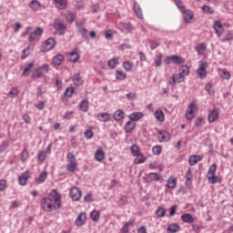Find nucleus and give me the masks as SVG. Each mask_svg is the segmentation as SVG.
Segmentation results:
<instances>
[{"instance_id":"obj_1","label":"nucleus","mask_w":233,"mask_h":233,"mask_svg":"<svg viewBox=\"0 0 233 233\" xmlns=\"http://www.w3.org/2000/svg\"><path fill=\"white\" fill-rule=\"evenodd\" d=\"M62 197L61 194L56 189H52L48 197L44 198L41 202V208L45 212H54V210H60L63 204L61 202Z\"/></svg>"},{"instance_id":"obj_60","label":"nucleus","mask_w":233,"mask_h":233,"mask_svg":"<svg viewBox=\"0 0 233 233\" xmlns=\"http://www.w3.org/2000/svg\"><path fill=\"white\" fill-rule=\"evenodd\" d=\"M220 77H221L222 79H230V72H228V71L223 69V70H222V74L220 75Z\"/></svg>"},{"instance_id":"obj_58","label":"nucleus","mask_w":233,"mask_h":233,"mask_svg":"<svg viewBox=\"0 0 233 233\" xmlns=\"http://www.w3.org/2000/svg\"><path fill=\"white\" fill-rule=\"evenodd\" d=\"M65 96L66 97H72L74 96V87H66Z\"/></svg>"},{"instance_id":"obj_40","label":"nucleus","mask_w":233,"mask_h":233,"mask_svg":"<svg viewBox=\"0 0 233 233\" xmlns=\"http://www.w3.org/2000/svg\"><path fill=\"white\" fill-rule=\"evenodd\" d=\"M115 77L116 81H125V79H127V74L123 71L116 70Z\"/></svg>"},{"instance_id":"obj_63","label":"nucleus","mask_w":233,"mask_h":233,"mask_svg":"<svg viewBox=\"0 0 233 233\" xmlns=\"http://www.w3.org/2000/svg\"><path fill=\"white\" fill-rule=\"evenodd\" d=\"M127 203H128V198L127 197L123 196L122 198H120V203H119L120 207H125Z\"/></svg>"},{"instance_id":"obj_52","label":"nucleus","mask_w":233,"mask_h":233,"mask_svg":"<svg viewBox=\"0 0 233 233\" xmlns=\"http://www.w3.org/2000/svg\"><path fill=\"white\" fill-rule=\"evenodd\" d=\"M86 139H92L94 137V132L92 131V127L86 129L84 133Z\"/></svg>"},{"instance_id":"obj_19","label":"nucleus","mask_w":233,"mask_h":233,"mask_svg":"<svg viewBox=\"0 0 233 233\" xmlns=\"http://www.w3.org/2000/svg\"><path fill=\"white\" fill-rule=\"evenodd\" d=\"M199 161H203V157H201V155H192L188 157V163L191 167L198 165Z\"/></svg>"},{"instance_id":"obj_4","label":"nucleus","mask_w":233,"mask_h":233,"mask_svg":"<svg viewBox=\"0 0 233 233\" xmlns=\"http://www.w3.org/2000/svg\"><path fill=\"white\" fill-rule=\"evenodd\" d=\"M196 112H198V100H193L186 110V118L189 121L196 117Z\"/></svg>"},{"instance_id":"obj_35","label":"nucleus","mask_w":233,"mask_h":233,"mask_svg":"<svg viewBox=\"0 0 233 233\" xmlns=\"http://www.w3.org/2000/svg\"><path fill=\"white\" fill-rule=\"evenodd\" d=\"M113 117L115 121H121L125 118V112L121 109H117L116 111H115Z\"/></svg>"},{"instance_id":"obj_41","label":"nucleus","mask_w":233,"mask_h":233,"mask_svg":"<svg viewBox=\"0 0 233 233\" xmlns=\"http://www.w3.org/2000/svg\"><path fill=\"white\" fill-rule=\"evenodd\" d=\"M55 5L58 8V10H65V8H66V1L55 0Z\"/></svg>"},{"instance_id":"obj_53","label":"nucleus","mask_w":233,"mask_h":233,"mask_svg":"<svg viewBox=\"0 0 233 233\" xmlns=\"http://www.w3.org/2000/svg\"><path fill=\"white\" fill-rule=\"evenodd\" d=\"M232 40H233V32L232 31H228L225 35V38L221 39V42L225 43L226 41H232Z\"/></svg>"},{"instance_id":"obj_57","label":"nucleus","mask_w":233,"mask_h":233,"mask_svg":"<svg viewBox=\"0 0 233 233\" xmlns=\"http://www.w3.org/2000/svg\"><path fill=\"white\" fill-rule=\"evenodd\" d=\"M8 96H12V97H17V96H19V90L15 87H12L8 93Z\"/></svg>"},{"instance_id":"obj_44","label":"nucleus","mask_w":233,"mask_h":233,"mask_svg":"<svg viewBox=\"0 0 233 233\" xmlns=\"http://www.w3.org/2000/svg\"><path fill=\"white\" fill-rule=\"evenodd\" d=\"M171 56L174 65H183V63H185V58H183L182 56H177L176 55H173Z\"/></svg>"},{"instance_id":"obj_61","label":"nucleus","mask_w":233,"mask_h":233,"mask_svg":"<svg viewBox=\"0 0 233 233\" xmlns=\"http://www.w3.org/2000/svg\"><path fill=\"white\" fill-rule=\"evenodd\" d=\"M175 5L177 6L180 12H183L185 10V5H183V2L180 0H176Z\"/></svg>"},{"instance_id":"obj_14","label":"nucleus","mask_w":233,"mask_h":233,"mask_svg":"<svg viewBox=\"0 0 233 233\" xmlns=\"http://www.w3.org/2000/svg\"><path fill=\"white\" fill-rule=\"evenodd\" d=\"M76 26L78 34H81L84 39H88V30L83 26V24H81V22H76Z\"/></svg>"},{"instance_id":"obj_2","label":"nucleus","mask_w":233,"mask_h":233,"mask_svg":"<svg viewBox=\"0 0 233 233\" xmlns=\"http://www.w3.org/2000/svg\"><path fill=\"white\" fill-rule=\"evenodd\" d=\"M218 170V165L213 164L209 167L207 174V179L210 185H216V183H221L222 178L216 175V171Z\"/></svg>"},{"instance_id":"obj_51","label":"nucleus","mask_w":233,"mask_h":233,"mask_svg":"<svg viewBox=\"0 0 233 233\" xmlns=\"http://www.w3.org/2000/svg\"><path fill=\"white\" fill-rule=\"evenodd\" d=\"M130 152H131L132 156H134V157L141 154V151L139 150V147H137V145L131 146Z\"/></svg>"},{"instance_id":"obj_59","label":"nucleus","mask_w":233,"mask_h":233,"mask_svg":"<svg viewBox=\"0 0 233 233\" xmlns=\"http://www.w3.org/2000/svg\"><path fill=\"white\" fill-rule=\"evenodd\" d=\"M37 159L38 161H45V159H46V152L40 151L37 155Z\"/></svg>"},{"instance_id":"obj_37","label":"nucleus","mask_w":233,"mask_h":233,"mask_svg":"<svg viewBox=\"0 0 233 233\" xmlns=\"http://www.w3.org/2000/svg\"><path fill=\"white\" fill-rule=\"evenodd\" d=\"M133 128H136V123L132 122V120L127 121L124 127V130L127 134H130Z\"/></svg>"},{"instance_id":"obj_22","label":"nucleus","mask_w":233,"mask_h":233,"mask_svg":"<svg viewBox=\"0 0 233 233\" xmlns=\"http://www.w3.org/2000/svg\"><path fill=\"white\" fill-rule=\"evenodd\" d=\"M95 159L101 163L105 159V151H103V147H98L95 152Z\"/></svg>"},{"instance_id":"obj_45","label":"nucleus","mask_w":233,"mask_h":233,"mask_svg":"<svg viewBox=\"0 0 233 233\" xmlns=\"http://www.w3.org/2000/svg\"><path fill=\"white\" fill-rule=\"evenodd\" d=\"M178 72H179L178 74L182 75L183 77H187V76H188V74H190V70L188 69L187 66H180Z\"/></svg>"},{"instance_id":"obj_23","label":"nucleus","mask_w":233,"mask_h":233,"mask_svg":"<svg viewBox=\"0 0 233 233\" xmlns=\"http://www.w3.org/2000/svg\"><path fill=\"white\" fill-rule=\"evenodd\" d=\"M154 117L157 121H159V123H163V121H165V113H163V109H157L154 113Z\"/></svg>"},{"instance_id":"obj_11","label":"nucleus","mask_w":233,"mask_h":233,"mask_svg":"<svg viewBox=\"0 0 233 233\" xmlns=\"http://www.w3.org/2000/svg\"><path fill=\"white\" fill-rule=\"evenodd\" d=\"M183 81H185V77L178 73L172 76L168 81V85H171V86H176V85L178 83H183Z\"/></svg>"},{"instance_id":"obj_36","label":"nucleus","mask_w":233,"mask_h":233,"mask_svg":"<svg viewBox=\"0 0 233 233\" xmlns=\"http://www.w3.org/2000/svg\"><path fill=\"white\" fill-rule=\"evenodd\" d=\"M107 65L110 70H114V68H116V66L119 65V57L111 58L110 60H108Z\"/></svg>"},{"instance_id":"obj_49","label":"nucleus","mask_w":233,"mask_h":233,"mask_svg":"<svg viewBox=\"0 0 233 233\" xmlns=\"http://www.w3.org/2000/svg\"><path fill=\"white\" fill-rule=\"evenodd\" d=\"M28 157H30V154L28 153V150L25 148L21 153V161L23 163H26V161H28Z\"/></svg>"},{"instance_id":"obj_64","label":"nucleus","mask_w":233,"mask_h":233,"mask_svg":"<svg viewBox=\"0 0 233 233\" xmlns=\"http://www.w3.org/2000/svg\"><path fill=\"white\" fill-rule=\"evenodd\" d=\"M35 106L38 110H43L45 108V102L39 101L38 104H36Z\"/></svg>"},{"instance_id":"obj_48","label":"nucleus","mask_w":233,"mask_h":233,"mask_svg":"<svg viewBox=\"0 0 233 233\" xmlns=\"http://www.w3.org/2000/svg\"><path fill=\"white\" fill-rule=\"evenodd\" d=\"M123 68L126 72H132V68H134V64L130 61H125L123 63Z\"/></svg>"},{"instance_id":"obj_17","label":"nucleus","mask_w":233,"mask_h":233,"mask_svg":"<svg viewBox=\"0 0 233 233\" xmlns=\"http://www.w3.org/2000/svg\"><path fill=\"white\" fill-rule=\"evenodd\" d=\"M34 48H35V46L34 44H30L26 48L23 49L21 59H26V57L34 52Z\"/></svg>"},{"instance_id":"obj_46","label":"nucleus","mask_w":233,"mask_h":233,"mask_svg":"<svg viewBox=\"0 0 233 233\" xmlns=\"http://www.w3.org/2000/svg\"><path fill=\"white\" fill-rule=\"evenodd\" d=\"M69 61L71 63H77L79 61V55L76 52H71L69 53Z\"/></svg>"},{"instance_id":"obj_62","label":"nucleus","mask_w":233,"mask_h":233,"mask_svg":"<svg viewBox=\"0 0 233 233\" xmlns=\"http://www.w3.org/2000/svg\"><path fill=\"white\" fill-rule=\"evenodd\" d=\"M4 190H6V179L0 180V192H4Z\"/></svg>"},{"instance_id":"obj_28","label":"nucleus","mask_w":233,"mask_h":233,"mask_svg":"<svg viewBox=\"0 0 233 233\" xmlns=\"http://www.w3.org/2000/svg\"><path fill=\"white\" fill-rule=\"evenodd\" d=\"M181 12L183 13L186 23H190V20L194 19V13L191 10L184 9Z\"/></svg>"},{"instance_id":"obj_15","label":"nucleus","mask_w":233,"mask_h":233,"mask_svg":"<svg viewBox=\"0 0 233 233\" xmlns=\"http://www.w3.org/2000/svg\"><path fill=\"white\" fill-rule=\"evenodd\" d=\"M157 139L159 143H167V141H170V134L166 130H162L158 132Z\"/></svg>"},{"instance_id":"obj_27","label":"nucleus","mask_w":233,"mask_h":233,"mask_svg":"<svg viewBox=\"0 0 233 233\" xmlns=\"http://www.w3.org/2000/svg\"><path fill=\"white\" fill-rule=\"evenodd\" d=\"M46 177H48V173H46V171H43L40 173L38 177L35 178V181L36 185H41L42 183H45Z\"/></svg>"},{"instance_id":"obj_31","label":"nucleus","mask_w":233,"mask_h":233,"mask_svg":"<svg viewBox=\"0 0 233 233\" xmlns=\"http://www.w3.org/2000/svg\"><path fill=\"white\" fill-rule=\"evenodd\" d=\"M73 84L75 86H81L83 85V78H81V74L76 73L73 76Z\"/></svg>"},{"instance_id":"obj_9","label":"nucleus","mask_w":233,"mask_h":233,"mask_svg":"<svg viewBox=\"0 0 233 233\" xmlns=\"http://www.w3.org/2000/svg\"><path fill=\"white\" fill-rule=\"evenodd\" d=\"M219 119V108H213L208 114V121L209 124L216 123Z\"/></svg>"},{"instance_id":"obj_6","label":"nucleus","mask_w":233,"mask_h":233,"mask_svg":"<svg viewBox=\"0 0 233 233\" xmlns=\"http://www.w3.org/2000/svg\"><path fill=\"white\" fill-rule=\"evenodd\" d=\"M66 157L68 158L69 163L66 165L67 172H76L77 168V159L74 153H67Z\"/></svg>"},{"instance_id":"obj_47","label":"nucleus","mask_w":233,"mask_h":233,"mask_svg":"<svg viewBox=\"0 0 233 233\" xmlns=\"http://www.w3.org/2000/svg\"><path fill=\"white\" fill-rule=\"evenodd\" d=\"M179 225L177 224H170L167 227V232L168 233H176V232H179Z\"/></svg>"},{"instance_id":"obj_39","label":"nucleus","mask_w":233,"mask_h":233,"mask_svg":"<svg viewBox=\"0 0 233 233\" xmlns=\"http://www.w3.org/2000/svg\"><path fill=\"white\" fill-rule=\"evenodd\" d=\"M79 108L82 112H88V98H84L79 103Z\"/></svg>"},{"instance_id":"obj_55","label":"nucleus","mask_w":233,"mask_h":233,"mask_svg":"<svg viewBox=\"0 0 233 233\" xmlns=\"http://www.w3.org/2000/svg\"><path fill=\"white\" fill-rule=\"evenodd\" d=\"M90 218L92 221H99V218H100L99 212H97L96 210L92 211L90 214Z\"/></svg>"},{"instance_id":"obj_16","label":"nucleus","mask_w":233,"mask_h":233,"mask_svg":"<svg viewBox=\"0 0 233 233\" xmlns=\"http://www.w3.org/2000/svg\"><path fill=\"white\" fill-rule=\"evenodd\" d=\"M61 15L66 18L67 23H74V20L76 19V14L71 11H63Z\"/></svg>"},{"instance_id":"obj_24","label":"nucleus","mask_w":233,"mask_h":233,"mask_svg":"<svg viewBox=\"0 0 233 233\" xmlns=\"http://www.w3.org/2000/svg\"><path fill=\"white\" fill-rule=\"evenodd\" d=\"M177 185V178L174 177H170L169 178H167L166 187L167 188H170L171 190H174V188H176Z\"/></svg>"},{"instance_id":"obj_33","label":"nucleus","mask_w":233,"mask_h":233,"mask_svg":"<svg viewBox=\"0 0 233 233\" xmlns=\"http://www.w3.org/2000/svg\"><path fill=\"white\" fill-rule=\"evenodd\" d=\"M186 177V185L187 187L192 185V179L194 178V175L192 174V169L188 168L185 175Z\"/></svg>"},{"instance_id":"obj_20","label":"nucleus","mask_w":233,"mask_h":233,"mask_svg":"<svg viewBox=\"0 0 233 233\" xmlns=\"http://www.w3.org/2000/svg\"><path fill=\"white\" fill-rule=\"evenodd\" d=\"M86 221V213H80L75 221L76 227H83Z\"/></svg>"},{"instance_id":"obj_50","label":"nucleus","mask_w":233,"mask_h":233,"mask_svg":"<svg viewBox=\"0 0 233 233\" xmlns=\"http://www.w3.org/2000/svg\"><path fill=\"white\" fill-rule=\"evenodd\" d=\"M162 60H163V54H162V53H158V54L156 56V57H155V66H156L157 67L161 66Z\"/></svg>"},{"instance_id":"obj_54","label":"nucleus","mask_w":233,"mask_h":233,"mask_svg":"<svg viewBox=\"0 0 233 233\" xmlns=\"http://www.w3.org/2000/svg\"><path fill=\"white\" fill-rule=\"evenodd\" d=\"M201 10L204 14H214V8L209 5H204L201 7Z\"/></svg>"},{"instance_id":"obj_10","label":"nucleus","mask_w":233,"mask_h":233,"mask_svg":"<svg viewBox=\"0 0 233 233\" xmlns=\"http://www.w3.org/2000/svg\"><path fill=\"white\" fill-rule=\"evenodd\" d=\"M55 47H56V39L50 37V38H47L42 45V51L48 52L49 50H53V48Z\"/></svg>"},{"instance_id":"obj_13","label":"nucleus","mask_w":233,"mask_h":233,"mask_svg":"<svg viewBox=\"0 0 233 233\" xmlns=\"http://www.w3.org/2000/svg\"><path fill=\"white\" fill-rule=\"evenodd\" d=\"M69 196L73 201H79V199H81V190L76 187H72L70 189Z\"/></svg>"},{"instance_id":"obj_21","label":"nucleus","mask_w":233,"mask_h":233,"mask_svg":"<svg viewBox=\"0 0 233 233\" xmlns=\"http://www.w3.org/2000/svg\"><path fill=\"white\" fill-rule=\"evenodd\" d=\"M181 221L183 223H188L189 225H192L194 223V217H192V214L190 213H184L180 217Z\"/></svg>"},{"instance_id":"obj_34","label":"nucleus","mask_w":233,"mask_h":233,"mask_svg":"<svg viewBox=\"0 0 233 233\" xmlns=\"http://www.w3.org/2000/svg\"><path fill=\"white\" fill-rule=\"evenodd\" d=\"M134 163L135 165H141L147 161V157L143 155V153H138V155L135 156Z\"/></svg>"},{"instance_id":"obj_32","label":"nucleus","mask_w":233,"mask_h":233,"mask_svg":"<svg viewBox=\"0 0 233 233\" xmlns=\"http://www.w3.org/2000/svg\"><path fill=\"white\" fill-rule=\"evenodd\" d=\"M29 8H31L33 12H38V10H41V3L37 0H32L29 3Z\"/></svg>"},{"instance_id":"obj_12","label":"nucleus","mask_w":233,"mask_h":233,"mask_svg":"<svg viewBox=\"0 0 233 233\" xmlns=\"http://www.w3.org/2000/svg\"><path fill=\"white\" fill-rule=\"evenodd\" d=\"M28 179H30V171L25 170L24 173H22V175L18 177V185H20V187L26 186Z\"/></svg>"},{"instance_id":"obj_30","label":"nucleus","mask_w":233,"mask_h":233,"mask_svg":"<svg viewBox=\"0 0 233 233\" xmlns=\"http://www.w3.org/2000/svg\"><path fill=\"white\" fill-rule=\"evenodd\" d=\"M35 66V63L31 62L29 63L23 70L22 76L24 77H28L30 76V72L32 71V68Z\"/></svg>"},{"instance_id":"obj_25","label":"nucleus","mask_w":233,"mask_h":233,"mask_svg":"<svg viewBox=\"0 0 233 233\" xmlns=\"http://www.w3.org/2000/svg\"><path fill=\"white\" fill-rule=\"evenodd\" d=\"M143 116H145L143 112L137 111L129 114L128 117L130 121H139V119H142Z\"/></svg>"},{"instance_id":"obj_26","label":"nucleus","mask_w":233,"mask_h":233,"mask_svg":"<svg viewBox=\"0 0 233 233\" xmlns=\"http://www.w3.org/2000/svg\"><path fill=\"white\" fill-rule=\"evenodd\" d=\"M195 50L198 56H205V52L207 51V45H205V43H200L195 46Z\"/></svg>"},{"instance_id":"obj_43","label":"nucleus","mask_w":233,"mask_h":233,"mask_svg":"<svg viewBox=\"0 0 233 233\" xmlns=\"http://www.w3.org/2000/svg\"><path fill=\"white\" fill-rule=\"evenodd\" d=\"M166 215H167V208L163 207H158L156 211L157 218H165Z\"/></svg>"},{"instance_id":"obj_18","label":"nucleus","mask_w":233,"mask_h":233,"mask_svg":"<svg viewBox=\"0 0 233 233\" xmlns=\"http://www.w3.org/2000/svg\"><path fill=\"white\" fill-rule=\"evenodd\" d=\"M96 117L101 123H108L112 119V115L110 113H100Z\"/></svg>"},{"instance_id":"obj_38","label":"nucleus","mask_w":233,"mask_h":233,"mask_svg":"<svg viewBox=\"0 0 233 233\" xmlns=\"http://www.w3.org/2000/svg\"><path fill=\"white\" fill-rule=\"evenodd\" d=\"M65 59V56L63 55H56L53 57V64L56 66H59L62 65L63 61Z\"/></svg>"},{"instance_id":"obj_7","label":"nucleus","mask_w":233,"mask_h":233,"mask_svg":"<svg viewBox=\"0 0 233 233\" xmlns=\"http://www.w3.org/2000/svg\"><path fill=\"white\" fill-rule=\"evenodd\" d=\"M54 28L59 35H65V30H66V25H65V22L61 19H56L54 22Z\"/></svg>"},{"instance_id":"obj_29","label":"nucleus","mask_w":233,"mask_h":233,"mask_svg":"<svg viewBox=\"0 0 233 233\" xmlns=\"http://www.w3.org/2000/svg\"><path fill=\"white\" fill-rule=\"evenodd\" d=\"M133 10L136 15L138 17V19H143V10L141 9V6L139 5V4L135 2Z\"/></svg>"},{"instance_id":"obj_8","label":"nucleus","mask_w":233,"mask_h":233,"mask_svg":"<svg viewBox=\"0 0 233 233\" xmlns=\"http://www.w3.org/2000/svg\"><path fill=\"white\" fill-rule=\"evenodd\" d=\"M41 35H43V28L36 27L34 32H31L28 36L29 43H33V41H39L41 39Z\"/></svg>"},{"instance_id":"obj_5","label":"nucleus","mask_w":233,"mask_h":233,"mask_svg":"<svg viewBox=\"0 0 233 233\" xmlns=\"http://www.w3.org/2000/svg\"><path fill=\"white\" fill-rule=\"evenodd\" d=\"M50 66L47 64H45L38 68L35 69L32 73V79H41L44 74H48Z\"/></svg>"},{"instance_id":"obj_3","label":"nucleus","mask_w":233,"mask_h":233,"mask_svg":"<svg viewBox=\"0 0 233 233\" xmlns=\"http://www.w3.org/2000/svg\"><path fill=\"white\" fill-rule=\"evenodd\" d=\"M207 68H208V62H207V60H200L198 62V67L196 70L197 77H198V79H207L208 74Z\"/></svg>"},{"instance_id":"obj_56","label":"nucleus","mask_w":233,"mask_h":233,"mask_svg":"<svg viewBox=\"0 0 233 233\" xmlns=\"http://www.w3.org/2000/svg\"><path fill=\"white\" fill-rule=\"evenodd\" d=\"M162 147L160 146H154L152 148V152L154 156H159L161 154Z\"/></svg>"},{"instance_id":"obj_42","label":"nucleus","mask_w":233,"mask_h":233,"mask_svg":"<svg viewBox=\"0 0 233 233\" xmlns=\"http://www.w3.org/2000/svg\"><path fill=\"white\" fill-rule=\"evenodd\" d=\"M147 179L150 181H159L161 175H159V173L151 172L147 175Z\"/></svg>"}]
</instances>
